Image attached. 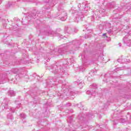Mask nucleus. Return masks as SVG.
<instances>
[{"label":"nucleus","instance_id":"obj_1","mask_svg":"<svg viewBox=\"0 0 131 131\" xmlns=\"http://www.w3.org/2000/svg\"><path fill=\"white\" fill-rule=\"evenodd\" d=\"M106 35V34H103V36H105Z\"/></svg>","mask_w":131,"mask_h":131}]
</instances>
